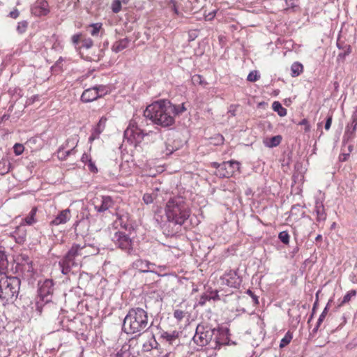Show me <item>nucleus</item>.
<instances>
[{"label":"nucleus","instance_id":"obj_52","mask_svg":"<svg viewBox=\"0 0 357 357\" xmlns=\"http://www.w3.org/2000/svg\"><path fill=\"white\" fill-rule=\"evenodd\" d=\"M93 42L91 38H87L82 40V47L90 49L93 46Z\"/></svg>","mask_w":357,"mask_h":357},{"label":"nucleus","instance_id":"obj_42","mask_svg":"<svg viewBox=\"0 0 357 357\" xmlns=\"http://www.w3.org/2000/svg\"><path fill=\"white\" fill-rule=\"evenodd\" d=\"M354 135L355 132H352L351 129L349 128L348 126L342 137V144L344 145L347 144L350 140H351L354 138Z\"/></svg>","mask_w":357,"mask_h":357},{"label":"nucleus","instance_id":"obj_1","mask_svg":"<svg viewBox=\"0 0 357 357\" xmlns=\"http://www.w3.org/2000/svg\"><path fill=\"white\" fill-rule=\"evenodd\" d=\"M178 114V108L167 100H159L148 105L144 111V116L154 124L163 128L172 126L175 115Z\"/></svg>","mask_w":357,"mask_h":357},{"label":"nucleus","instance_id":"obj_45","mask_svg":"<svg viewBox=\"0 0 357 357\" xmlns=\"http://www.w3.org/2000/svg\"><path fill=\"white\" fill-rule=\"evenodd\" d=\"M189 325H193L192 323L188 322V324H185V328L180 331V337L183 336V338L185 339L183 340V343H187L189 340H192V338H189V331L187 330V327Z\"/></svg>","mask_w":357,"mask_h":357},{"label":"nucleus","instance_id":"obj_26","mask_svg":"<svg viewBox=\"0 0 357 357\" xmlns=\"http://www.w3.org/2000/svg\"><path fill=\"white\" fill-rule=\"evenodd\" d=\"M160 337L169 344L172 345L178 338V332L176 331H162L160 333Z\"/></svg>","mask_w":357,"mask_h":357},{"label":"nucleus","instance_id":"obj_28","mask_svg":"<svg viewBox=\"0 0 357 357\" xmlns=\"http://www.w3.org/2000/svg\"><path fill=\"white\" fill-rule=\"evenodd\" d=\"M282 137L281 135L273 136L270 138L266 139L264 144L266 147L273 148L278 146L282 142Z\"/></svg>","mask_w":357,"mask_h":357},{"label":"nucleus","instance_id":"obj_3","mask_svg":"<svg viewBox=\"0 0 357 357\" xmlns=\"http://www.w3.org/2000/svg\"><path fill=\"white\" fill-rule=\"evenodd\" d=\"M21 280L17 276L3 275L0 278V303L13 304L19 296Z\"/></svg>","mask_w":357,"mask_h":357},{"label":"nucleus","instance_id":"obj_58","mask_svg":"<svg viewBox=\"0 0 357 357\" xmlns=\"http://www.w3.org/2000/svg\"><path fill=\"white\" fill-rule=\"evenodd\" d=\"M81 36H82L81 33H77V34H74L72 36L71 40L74 45H77L79 43V42L81 40Z\"/></svg>","mask_w":357,"mask_h":357},{"label":"nucleus","instance_id":"obj_62","mask_svg":"<svg viewBox=\"0 0 357 357\" xmlns=\"http://www.w3.org/2000/svg\"><path fill=\"white\" fill-rule=\"evenodd\" d=\"M208 292L210 294L211 300L219 301L220 299L218 291H211Z\"/></svg>","mask_w":357,"mask_h":357},{"label":"nucleus","instance_id":"obj_20","mask_svg":"<svg viewBox=\"0 0 357 357\" xmlns=\"http://www.w3.org/2000/svg\"><path fill=\"white\" fill-rule=\"evenodd\" d=\"M337 47L341 50L337 55V60L338 62H344L346 56L351 53V47L350 45L338 40L337 41Z\"/></svg>","mask_w":357,"mask_h":357},{"label":"nucleus","instance_id":"obj_23","mask_svg":"<svg viewBox=\"0 0 357 357\" xmlns=\"http://www.w3.org/2000/svg\"><path fill=\"white\" fill-rule=\"evenodd\" d=\"M97 99L98 98L93 86L85 89L80 97V100L84 103L91 102Z\"/></svg>","mask_w":357,"mask_h":357},{"label":"nucleus","instance_id":"obj_5","mask_svg":"<svg viewBox=\"0 0 357 357\" xmlns=\"http://www.w3.org/2000/svg\"><path fill=\"white\" fill-rule=\"evenodd\" d=\"M85 247V245H81L77 243L73 244L70 250L59 261V267L63 275L68 274L73 268H79L80 257L83 255L82 250L84 249Z\"/></svg>","mask_w":357,"mask_h":357},{"label":"nucleus","instance_id":"obj_17","mask_svg":"<svg viewBox=\"0 0 357 357\" xmlns=\"http://www.w3.org/2000/svg\"><path fill=\"white\" fill-rule=\"evenodd\" d=\"M324 201V197L321 199L317 197L315 199L314 213L317 215L316 220L318 222H324L326 220L327 214L325 211Z\"/></svg>","mask_w":357,"mask_h":357},{"label":"nucleus","instance_id":"obj_51","mask_svg":"<svg viewBox=\"0 0 357 357\" xmlns=\"http://www.w3.org/2000/svg\"><path fill=\"white\" fill-rule=\"evenodd\" d=\"M24 150V147L22 144L16 143L13 146V151L16 155H21Z\"/></svg>","mask_w":357,"mask_h":357},{"label":"nucleus","instance_id":"obj_27","mask_svg":"<svg viewBox=\"0 0 357 357\" xmlns=\"http://www.w3.org/2000/svg\"><path fill=\"white\" fill-rule=\"evenodd\" d=\"M129 43L130 40L128 38L121 39L114 43V44L112 45V50L113 52L118 53L127 48Z\"/></svg>","mask_w":357,"mask_h":357},{"label":"nucleus","instance_id":"obj_29","mask_svg":"<svg viewBox=\"0 0 357 357\" xmlns=\"http://www.w3.org/2000/svg\"><path fill=\"white\" fill-rule=\"evenodd\" d=\"M301 206L300 204L293 205L290 211L289 216L294 217V219L298 220L305 217V212L301 211Z\"/></svg>","mask_w":357,"mask_h":357},{"label":"nucleus","instance_id":"obj_18","mask_svg":"<svg viewBox=\"0 0 357 357\" xmlns=\"http://www.w3.org/2000/svg\"><path fill=\"white\" fill-rule=\"evenodd\" d=\"M114 206V201L111 196L102 195L100 198V204L95 205V210L98 213H104Z\"/></svg>","mask_w":357,"mask_h":357},{"label":"nucleus","instance_id":"obj_34","mask_svg":"<svg viewBox=\"0 0 357 357\" xmlns=\"http://www.w3.org/2000/svg\"><path fill=\"white\" fill-rule=\"evenodd\" d=\"M356 291L354 289H351L347 291V293L344 295L343 298L341 301H340L337 307H340L344 305V304L349 303L351 301V298L354 297L356 295Z\"/></svg>","mask_w":357,"mask_h":357},{"label":"nucleus","instance_id":"obj_14","mask_svg":"<svg viewBox=\"0 0 357 357\" xmlns=\"http://www.w3.org/2000/svg\"><path fill=\"white\" fill-rule=\"evenodd\" d=\"M165 215L167 220L178 219V197H174L168 200Z\"/></svg>","mask_w":357,"mask_h":357},{"label":"nucleus","instance_id":"obj_48","mask_svg":"<svg viewBox=\"0 0 357 357\" xmlns=\"http://www.w3.org/2000/svg\"><path fill=\"white\" fill-rule=\"evenodd\" d=\"M121 1L114 0L112 3V10L114 13H118L121 9Z\"/></svg>","mask_w":357,"mask_h":357},{"label":"nucleus","instance_id":"obj_24","mask_svg":"<svg viewBox=\"0 0 357 357\" xmlns=\"http://www.w3.org/2000/svg\"><path fill=\"white\" fill-rule=\"evenodd\" d=\"M182 243L183 248H180V251H183L184 254H190L192 251V243L190 237L187 234L180 233V243Z\"/></svg>","mask_w":357,"mask_h":357},{"label":"nucleus","instance_id":"obj_44","mask_svg":"<svg viewBox=\"0 0 357 357\" xmlns=\"http://www.w3.org/2000/svg\"><path fill=\"white\" fill-rule=\"evenodd\" d=\"M331 302H332V299H330L328 301V302L326 304V307H324V310L322 311V312L319 315V319L317 320L318 321V325H321V323L324 321V319L326 318V317L327 315V313H328V309H329V306H330Z\"/></svg>","mask_w":357,"mask_h":357},{"label":"nucleus","instance_id":"obj_15","mask_svg":"<svg viewBox=\"0 0 357 357\" xmlns=\"http://www.w3.org/2000/svg\"><path fill=\"white\" fill-rule=\"evenodd\" d=\"M197 291V287L191 280L186 278L180 277V291H181L182 296H184L183 302Z\"/></svg>","mask_w":357,"mask_h":357},{"label":"nucleus","instance_id":"obj_9","mask_svg":"<svg viewBox=\"0 0 357 357\" xmlns=\"http://www.w3.org/2000/svg\"><path fill=\"white\" fill-rule=\"evenodd\" d=\"M229 331L228 328H215L214 342H212L213 349H220L223 345H234L236 342L229 339Z\"/></svg>","mask_w":357,"mask_h":357},{"label":"nucleus","instance_id":"obj_54","mask_svg":"<svg viewBox=\"0 0 357 357\" xmlns=\"http://www.w3.org/2000/svg\"><path fill=\"white\" fill-rule=\"evenodd\" d=\"M332 121H333V113L328 112V115L326 118V122H325V125H324V128L326 130H328L330 129L331 124H332Z\"/></svg>","mask_w":357,"mask_h":357},{"label":"nucleus","instance_id":"obj_47","mask_svg":"<svg viewBox=\"0 0 357 357\" xmlns=\"http://www.w3.org/2000/svg\"><path fill=\"white\" fill-rule=\"evenodd\" d=\"M259 77V72L257 70H252L248 74L247 80L251 82H255L257 81Z\"/></svg>","mask_w":357,"mask_h":357},{"label":"nucleus","instance_id":"obj_38","mask_svg":"<svg viewBox=\"0 0 357 357\" xmlns=\"http://www.w3.org/2000/svg\"><path fill=\"white\" fill-rule=\"evenodd\" d=\"M189 77H191V81H192V83L194 84V85H196V84H199V85H202L203 86H205L208 84L207 82L205 81L202 76L199 75H190Z\"/></svg>","mask_w":357,"mask_h":357},{"label":"nucleus","instance_id":"obj_4","mask_svg":"<svg viewBox=\"0 0 357 357\" xmlns=\"http://www.w3.org/2000/svg\"><path fill=\"white\" fill-rule=\"evenodd\" d=\"M189 331V338H192L195 344L200 347L208 346V348L213 349L212 342H214L215 328H212L208 326L189 325L187 328Z\"/></svg>","mask_w":357,"mask_h":357},{"label":"nucleus","instance_id":"obj_21","mask_svg":"<svg viewBox=\"0 0 357 357\" xmlns=\"http://www.w3.org/2000/svg\"><path fill=\"white\" fill-rule=\"evenodd\" d=\"M71 218L69 208L60 211L58 215L50 222L51 225H59L66 223Z\"/></svg>","mask_w":357,"mask_h":357},{"label":"nucleus","instance_id":"obj_33","mask_svg":"<svg viewBox=\"0 0 357 357\" xmlns=\"http://www.w3.org/2000/svg\"><path fill=\"white\" fill-rule=\"evenodd\" d=\"M36 212L37 208L33 207L30 212L29 213L28 215L24 219V222L27 225H32L33 223L36 222V220L35 218Z\"/></svg>","mask_w":357,"mask_h":357},{"label":"nucleus","instance_id":"obj_57","mask_svg":"<svg viewBox=\"0 0 357 357\" xmlns=\"http://www.w3.org/2000/svg\"><path fill=\"white\" fill-rule=\"evenodd\" d=\"M211 166L216 169L215 172V174L218 177V174H220V168L222 167V163L213 162H211Z\"/></svg>","mask_w":357,"mask_h":357},{"label":"nucleus","instance_id":"obj_36","mask_svg":"<svg viewBox=\"0 0 357 357\" xmlns=\"http://www.w3.org/2000/svg\"><path fill=\"white\" fill-rule=\"evenodd\" d=\"M190 209L184 208L180 202V226L190 217Z\"/></svg>","mask_w":357,"mask_h":357},{"label":"nucleus","instance_id":"obj_53","mask_svg":"<svg viewBox=\"0 0 357 357\" xmlns=\"http://www.w3.org/2000/svg\"><path fill=\"white\" fill-rule=\"evenodd\" d=\"M188 37V40L189 41L194 40L197 37V33L196 31H192L191 32H184L182 33V38Z\"/></svg>","mask_w":357,"mask_h":357},{"label":"nucleus","instance_id":"obj_43","mask_svg":"<svg viewBox=\"0 0 357 357\" xmlns=\"http://www.w3.org/2000/svg\"><path fill=\"white\" fill-rule=\"evenodd\" d=\"M279 240L284 245L289 243V234L287 231H280L278 234Z\"/></svg>","mask_w":357,"mask_h":357},{"label":"nucleus","instance_id":"obj_13","mask_svg":"<svg viewBox=\"0 0 357 357\" xmlns=\"http://www.w3.org/2000/svg\"><path fill=\"white\" fill-rule=\"evenodd\" d=\"M50 12L49 3L46 0H36L31 6V13L36 17L46 16Z\"/></svg>","mask_w":357,"mask_h":357},{"label":"nucleus","instance_id":"obj_22","mask_svg":"<svg viewBox=\"0 0 357 357\" xmlns=\"http://www.w3.org/2000/svg\"><path fill=\"white\" fill-rule=\"evenodd\" d=\"M134 266L142 273H154L153 270L155 265L146 260L137 259L133 263Z\"/></svg>","mask_w":357,"mask_h":357},{"label":"nucleus","instance_id":"obj_40","mask_svg":"<svg viewBox=\"0 0 357 357\" xmlns=\"http://www.w3.org/2000/svg\"><path fill=\"white\" fill-rule=\"evenodd\" d=\"M293 338V334L289 331L286 333L284 337L280 340V348H284L288 345Z\"/></svg>","mask_w":357,"mask_h":357},{"label":"nucleus","instance_id":"obj_11","mask_svg":"<svg viewBox=\"0 0 357 357\" xmlns=\"http://www.w3.org/2000/svg\"><path fill=\"white\" fill-rule=\"evenodd\" d=\"M116 220L115 223L121 227V229H124L126 232L132 234L134 231L135 228L130 220V214L127 212L121 211L116 213Z\"/></svg>","mask_w":357,"mask_h":357},{"label":"nucleus","instance_id":"obj_39","mask_svg":"<svg viewBox=\"0 0 357 357\" xmlns=\"http://www.w3.org/2000/svg\"><path fill=\"white\" fill-rule=\"evenodd\" d=\"M8 93L10 94L12 98H15L16 100L22 98L24 95L22 89L20 87L10 88Z\"/></svg>","mask_w":357,"mask_h":357},{"label":"nucleus","instance_id":"obj_60","mask_svg":"<svg viewBox=\"0 0 357 357\" xmlns=\"http://www.w3.org/2000/svg\"><path fill=\"white\" fill-rule=\"evenodd\" d=\"M300 126H305V132H308L310 130V125L307 119H302L299 123Z\"/></svg>","mask_w":357,"mask_h":357},{"label":"nucleus","instance_id":"obj_35","mask_svg":"<svg viewBox=\"0 0 357 357\" xmlns=\"http://www.w3.org/2000/svg\"><path fill=\"white\" fill-rule=\"evenodd\" d=\"M107 121V119L105 116H102L100 119L97 125L92 130L96 131V133H99L100 135L105 128Z\"/></svg>","mask_w":357,"mask_h":357},{"label":"nucleus","instance_id":"obj_59","mask_svg":"<svg viewBox=\"0 0 357 357\" xmlns=\"http://www.w3.org/2000/svg\"><path fill=\"white\" fill-rule=\"evenodd\" d=\"M26 262H33L26 255H22L20 258H17V263L26 264Z\"/></svg>","mask_w":357,"mask_h":357},{"label":"nucleus","instance_id":"obj_64","mask_svg":"<svg viewBox=\"0 0 357 357\" xmlns=\"http://www.w3.org/2000/svg\"><path fill=\"white\" fill-rule=\"evenodd\" d=\"M88 165V167L89 169V170L91 172H98V169L95 165V163L92 161V160L91 161H89V162L87 163Z\"/></svg>","mask_w":357,"mask_h":357},{"label":"nucleus","instance_id":"obj_41","mask_svg":"<svg viewBox=\"0 0 357 357\" xmlns=\"http://www.w3.org/2000/svg\"><path fill=\"white\" fill-rule=\"evenodd\" d=\"M10 169V163L6 160H2L0 161V175H4L7 174Z\"/></svg>","mask_w":357,"mask_h":357},{"label":"nucleus","instance_id":"obj_63","mask_svg":"<svg viewBox=\"0 0 357 357\" xmlns=\"http://www.w3.org/2000/svg\"><path fill=\"white\" fill-rule=\"evenodd\" d=\"M91 160V156L89 154H87L86 153L82 154V158H81V161L83 163L87 164Z\"/></svg>","mask_w":357,"mask_h":357},{"label":"nucleus","instance_id":"obj_61","mask_svg":"<svg viewBox=\"0 0 357 357\" xmlns=\"http://www.w3.org/2000/svg\"><path fill=\"white\" fill-rule=\"evenodd\" d=\"M349 128L354 132H356L357 128V119L356 117H352L351 126H349Z\"/></svg>","mask_w":357,"mask_h":357},{"label":"nucleus","instance_id":"obj_30","mask_svg":"<svg viewBox=\"0 0 357 357\" xmlns=\"http://www.w3.org/2000/svg\"><path fill=\"white\" fill-rule=\"evenodd\" d=\"M303 71V66L301 63L296 61L291 66V75L292 77L299 76Z\"/></svg>","mask_w":357,"mask_h":357},{"label":"nucleus","instance_id":"obj_19","mask_svg":"<svg viewBox=\"0 0 357 357\" xmlns=\"http://www.w3.org/2000/svg\"><path fill=\"white\" fill-rule=\"evenodd\" d=\"M178 219L167 220L163 233L167 236H176L178 233Z\"/></svg>","mask_w":357,"mask_h":357},{"label":"nucleus","instance_id":"obj_16","mask_svg":"<svg viewBox=\"0 0 357 357\" xmlns=\"http://www.w3.org/2000/svg\"><path fill=\"white\" fill-rule=\"evenodd\" d=\"M15 269L17 273H20L26 279L31 278L35 273L33 262L17 263Z\"/></svg>","mask_w":357,"mask_h":357},{"label":"nucleus","instance_id":"obj_32","mask_svg":"<svg viewBox=\"0 0 357 357\" xmlns=\"http://www.w3.org/2000/svg\"><path fill=\"white\" fill-rule=\"evenodd\" d=\"M272 109L281 117L287 115V109L282 107V104L279 101H274L273 102Z\"/></svg>","mask_w":357,"mask_h":357},{"label":"nucleus","instance_id":"obj_55","mask_svg":"<svg viewBox=\"0 0 357 357\" xmlns=\"http://www.w3.org/2000/svg\"><path fill=\"white\" fill-rule=\"evenodd\" d=\"M245 293L252 298V301L255 305H259V297L257 295H255V293L251 289H248L245 291Z\"/></svg>","mask_w":357,"mask_h":357},{"label":"nucleus","instance_id":"obj_8","mask_svg":"<svg viewBox=\"0 0 357 357\" xmlns=\"http://www.w3.org/2000/svg\"><path fill=\"white\" fill-rule=\"evenodd\" d=\"M146 135L147 133H145L143 130L138 127L137 123L130 121L128 128L124 131L123 137L128 142L137 144L140 143Z\"/></svg>","mask_w":357,"mask_h":357},{"label":"nucleus","instance_id":"obj_49","mask_svg":"<svg viewBox=\"0 0 357 357\" xmlns=\"http://www.w3.org/2000/svg\"><path fill=\"white\" fill-rule=\"evenodd\" d=\"M28 26V22L25 20L18 22L17 26V31L19 33H23L26 31Z\"/></svg>","mask_w":357,"mask_h":357},{"label":"nucleus","instance_id":"obj_37","mask_svg":"<svg viewBox=\"0 0 357 357\" xmlns=\"http://www.w3.org/2000/svg\"><path fill=\"white\" fill-rule=\"evenodd\" d=\"M159 189L156 188L152 193H145L143 196V201L146 204H150L153 202L154 199H156L157 193Z\"/></svg>","mask_w":357,"mask_h":357},{"label":"nucleus","instance_id":"obj_31","mask_svg":"<svg viewBox=\"0 0 357 357\" xmlns=\"http://www.w3.org/2000/svg\"><path fill=\"white\" fill-rule=\"evenodd\" d=\"M93 88L98 98H101L109 93V88L106 85L98 84L93 86Z\"/></svg>","mask_w":357,"mask_h":357},{"label":"nucleus","instance_id":"obj_25","mask_svg":"<svg viewBox=\"0 0 357 357\" xmlns=\"http://www.w3.org/2000/svg\"><path fill=\"white\" fill-rule=\"evenodd\" d=\"M13 236L15 238L17 243L23 244L26 241V232L24 227L22 225L17 227L15 230L13 232Z\"/></svg>","mask_w":357,"mask_h":357},{"label":"nucleus","instance_id":"obj_7","mask_svg":"<svg viewBox=\"0 0 357 357\" xmlns=\"http://www.w3.org/2000/svg\"><path fill=\"white\" fill-rule=\"evenodd\" d=\"M132 234L129 232L118 231H116L112 237V241L114 245L129 255H136V250L133 248L134 242L131 237Z\"/></svg>","mask_w":357,"mask_h":357},{"label":"nucleus","instance_id":"obj_12","mask_svg":"<svg viewBox=\"0 0 357 357\" xmlns=\"http://www.w3.org/2000/svg\"><path fill=\"white\" fill-rule=\"evenodd\" d=\"M222 280H225V284L227 286L236 289L239 288L242 282V278L238 275V268L226 272Z\"/></svg>","mask_w":357,"mask_h":357},{"label":"nucleus","instance_id":"obj_6","mask_svg":"<svg viewBox=\"0 0 357 357\" xmlns=\"http://www.w3.org/2000/svg\"><path fill=\"white\" fill-rule=\"evenodd\" d=\"M54 291V282L52 279H45L38 282V300L36 301L38 311L41 312L43 307L52 302Z\"/></svg>","mask_w":357,"mask_h":357},{"label":"nucleus","instance_id":"obj_10","mask_svg":"<svg viewBox=\"0 0 357 357\" xmlns=\"http://www.w3.org/2000/svg\"><path fill=\"white\" fill-rule=\"evenodd\" d=\"M239 169L240 162L238 161L231 160L223 162L218 177L221 178L231 177L236 172H239Z\"/></svg>","mask_w":357,"mask_h":357},{"label":"nucleus","instance_id":"obj_50","mask_svg":"<svg viewBox=\"0 0 357 357\" xmlns=\"http://www.w3.org/2000/svg\"><path fill=\"white\" fill-rule=\"evenodd\" d=\"M208 301H211V297L209 292L206 291L200 296L198 303L200 305H204Z\"/></svg>","mask_w":357,"mask_h":357},{"label":"nucleus","instance_id":"obj_2","mask_svg":"<svg viewBox=\"0 0 357 357\" xmlns=\"http://www.w3.org/2000/svg\"><path fill=\"white\" fill-rule=\"evenodd\" d=\"M147 312L141 307L131 308L123 319L122 330L127 334L140 335L148 328Z\"/></svg>","mask_w":357,"mask_h":357},{"label":"nucleus","instance_id":"obj_56","mask_svg":"<svg viewBox=\"0 0 357 357\" xmlns=\"http://www.w3.org/2000/svg\"><path fill=\"white\" fill-rule=\"evenodd\" d=\"M7 264V258L5 252L0 250V269Z\"/></svg>","mask_w":357,"mask_h":357},{"label":"nucleus","instance_id":"obj_46","mask_svg":"<svg viewBox=\"0 0 357 357\" xmlns=\"http://www.w3.org/2000/svg\"><path fill=\"white\" fill-rule=\"evenodd\" d=\"M90 27H91V30L90 31L91 34L93 36H97L100 32V30L102 27V24L100 23H93L90 24Z\"/></svg>","mask_w":357,"mask_h":357}]
</instances>
